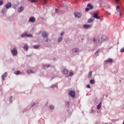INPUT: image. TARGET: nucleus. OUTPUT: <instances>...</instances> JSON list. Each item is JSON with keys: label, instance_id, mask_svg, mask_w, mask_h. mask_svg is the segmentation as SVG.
<instances>
[{"label": "nucleus", "instance_id": "obj_1", "mask_svg": "<svg viewBox=\"0 0 124 124\" xmlns=\"http://www.w3.org/2000/svg\"><path fill=\"white\" fill-rule=\"evenodd\" d=\"M42 36L43 38H46V39H45V42H48L49 41V39H48V33L46 31H44L42 33Z\"/></svg>", "mask_w": 124, "mask_h": 124}, {"label": "nucleus", "instance_id": "obj_2", "mask_svg": "<svg viewBox=\"0 0 124 124\" xmlns=\"http://www.w3.org/2000/svg\"><path fill=\"white\" fill-rule=\"evenodd\" d=\"M11 53L14 57L17 56L18 55V51H17V49H16V48L14 47L13 49L11 50Z\"/></svg>", "mask_w": 124, "mask_h": 124}, {"label": "nucleus", "instance_id": "obj_3", "mask_svg": "<svg viewBox=\"0 0 124 124\" xmlns=\"http://www.w3.org/2000/svg\"><path fill=\"white\" fill-rule=\"evenodd\" d=\"M74 16L75 18H81L82 17V14L80 13H75Z\"/></svg>", "mask_w": 124, "mask_h": 124}, {"label": "nucleus", "instance_id": "obj_4", "mask_svg": "<svg viewBox=\"0 0 124 124\" xmlns=\"http://www.w3.org/2000/svg\"><path fill=\"white\" fill-rule=\"evenodd\" d=\"M69 95L71 97H75V91H70L69 92Z\"/></svg>", "mask_w": 124, "mask_h": 124}, {"label": "nucleus", "instance_id": "obj_5", "mask_svg": "<svg viewBox=\"0 0 124 124\" xmlns=\"http://www.w3.org/2000/svg\"><path fill=\"white\" fill-rule=\"evenodd\" d=\"M7 77V72H5L1 76V78L3 80V81H4L5 79L4 78Z\"/></svg>", "mask_w": 124, "mask_h": 124}, {"label": "nucleus", "instance_id": "obj_6", "mask_svg": "<svg viewBox=\"0 0 124 124\" xmlns=\"http://www.w3.org/2000/svg\"><path fill=\"white\" fill-rule=\"evenodd\" d=\"M29 22H31V23H34L35 22V18L33 17H31L29 19Z\"/></svg>", "mask_w": 124, "mask_h": 124}, {"label": "nucleus", "instance_id": "obj_7", "mask_svg": "<svg viewBox=\"0 0 124 124\" xmlns=\"http://www.w3.org/2000/svg\"><path fill=\"white\" fill-rule=\"evenodd\" d=\"M5 7L7 9H8V8H10L11 7V3L8 2L6 5Z\"/></svg>", "mask_w": 124, "mask_h": 124}, {"label": "nucleus", "instance_id": "obj_8", "mask_svg": "<svg viewBox=\"0 0 124 124\" xmlns=\"http://www.w3.org/2000/svg\"><path fill=\"white\" fill-rule=\"evenodd\" d=\"M93 18H95V19H100V16H98L97 13H94L93 14Z\"/></svg>", "mask_w": 124, "mask_h": 124}, {"label": "nucleus", "instance_id": "obj_9", "mask_svg": "<svg viewBox=\"0 0 124 124\" xmlns=\"http://www.w3.org/2000/svg\"><path fill=\"white\" fill-rule=\"evenodd\" d=\"M72 52L73 53H77V52H79V49L78 48H74L72 49Z\"/></svg>", "mask_w": 124, "mask_h": 124}, {"label": "nucleus", "instance_id": "obj_10", "mask_svg": "<svg viewBox=\"0 0 124 124\" xmlns=\"http://www.w3.org/2000/svg\"><path fill=\"white\" fill-rule=\"evenodd\" d=\"M93 76V71H90L89 74H88V78L90 79L91 77Z\"/></svg>", "mask_w": 124, "mask_h": 124}, {"label": "nucleus", "instance_id": "obj_11", "mask_svg": "<svg viewBox=\"0 0 124 124\" xmlns=\"http://www.w3.org/2000/svg\"><path fill=\"white\" fill-rule=\"evenodd\" d=\"M83 28H84V29H89V28H91V25H83Z\"/></svg>", "mask_w": 124, "mask_h": 124}, {"label": "nucleus", "instance_id": "obj_12", "mask_svg": "<svg viewBox=\"0 0 124 124\" xmlns=\"http://www.w3.org/2000/svg\"><path fill=\"white\" fill-rule=\"evenodd\" d=\"M87 7H88V8H89V9H93V7L92 4H88L87 5Z\"/></svg>", "mask_w": 124, "mask_h": 124}, {"label": "nucleus", "instance_id": "obj_13", "mask_svg": "<svg viewBox=\"0 0 124 124\" xmlns=\"http://www.w3.org/2000/svg\"><path fill=\"white\" fill-rule=\"evenodd\" d=\"M63 74H67L68 73V70L66 69H64L63 70Z\"/></svg>", "mask_w": 124, "mask_h": 124}, {"label": "nucleus", "instance_id": "obj_14", "mask_svg": "<svg viewBox=\"0 0 124 124\" xmlns=\"http://www.w3.org/2000/svg\"><path fill=\"white\" fill-rule=\"evenodd\" d=\"M23 10H24V7H20V8L18 9V12L19 13L22 12V11H23Z\"/></svg>", "mask_w": 124, "mask_h": 124}, {"label": "nucleus", "instance_id": "obj_15", "mask_svg": "<svg viewBox=\"0 0 124 124\" xmlns=\"http://www.w3.org/2000/svg\"><path fill=\"white\" fill-rule=\"evenodd\" d=\"M100 108H101V102L99 103V104L97 106V109H98V110H99Z\"/></svg>", "mask_w": 124, "mask_h": 124}, {"label": "nucleus", "instance_id": "obj_16", "mask_svg": "<svg viewBox=\"0 0 124 124\" xmlns=\"http://www.w3.org/2000/svg\"><path fill=\"white\" fill-rule=\"evenodd\" d=\"M23 48H24V50H26L27 51H28V49H29V46L27 45H25L23 46Z\"/></svg>", "mask_w": 124, "mask_h": 124}, {"label": "nucleus", "instance_id": "obj_17", "mask_svg": "<svg viewBox=\"0 0 124 124\" xmlns=\"http://www.w3.org/2000/svg\"><path fill=\"white\" fill-rule=\"evenodd\" d=\"M106 62H113V59H108V60L105 61Z\"/></svg>", "mask_w": 124, "mask_h": 124}, {"label": "nucleus", "instance_id": "obj_18", "mask_svg": "<svg viewBox=\"0 0 124 124\" xmlns=\"http://www.w3.org/2000/svg\"><path fill=\"white\" fill-rule=\"evenodd\" d=\"M15 74H16V75H19V74H21V72H20V71H15L14 72Z\"/></svg>", "mask_w": 124, "mask_h": 124}, {"label": "nucleus", "instance_id": "obj_19", "mask_svg": "<svg viewBox=\"0 0 124 124\" xmlns=\"http://www.w3.org/2000/svg\"><path fill=\"white\" fill-rule=\"evenodd\" d=\"M40 47V45H34L33 46L34 49H37Z\"/></svg>", "mask_w": 124, "mask_h": 124}, {"label": "nucleus", "instance_id": "obj_20", "mask_svg": "<svg viewBox=\"0 0 124 124\" xmlns=\"http://www.w3.org/2000/svg\"><path fill=\"white\" fill-rule=\"evenodd\" d=\"M27 73L28 74H31V73H33V72L32 71V70H28L27 71Z\"/></svg>", "mask_w": 124, "mask_h": 124}, {"label": "nucleus", "instance_id": "obj_21", "mask_svg": "<svg viewBox=\"0 0 124 124\" xmlns=\"http://www.w3.org/2000/svg\"><path fill=\"white\" fill-rule=\"evenodd\" d=\"M92 22H93V18H90L88 20V23H92Z\"/></svg>", "mask_w": 124, "mask_h": 124}, {"label": "nucleus", "instance_id": "obj_22", "mask_svg": "<svg viewBox=\"0 0 124 124\" xmlns=\"http://www.w3.org/2000/svg\"><path fill=\"white\" fill-rule=\"evenodd\" d=\"M26 36L27 37H32V35L31 34H27L26 33Z\"/></svg>", "mask_w": 124, "mask_h": 124}, {"label": "nucleus", "instance_id": "obj_23", "mask_svg": "<svg viewBox=\"0 0 124 124\" xmlns=\"http://www.w3.org/2000/svg\"><path fill=\"white\" fill-rule=\"evenodd\" d=\"M90 84L92 85L94 84V80L93 79L90 80Z\"/></svg>", "mask_w": 124, "mask_h": 124}, {"label": "nucleus", "instance_id": "obj_24", "mask_svg": "<svg viewBox=\"0 0 124 124\" xmlns=\"http://www.w3.org/2000/svg\"><path fill=\"white\" fill-rule=\"evenodd\" d=\"M62 40V37H60L58 38V42H61Z\"/></svg>", "mask_w": 124, "mask_h": 124}, {"label": "nucleus", "instance_id": "obj_25", "mask_svg": "<svg viewBox=\"0 0 124 124\" xmlns=\"http://www.w3.org/2000/svg\"><path fill=\"white\" fill-rule=\"evenodd\" d=\"M6 9H3L2 10V13L4 14V13H6Z\"/></svg>", "mask_w": 124, "mask_h": 124}, {"label": "nucleus", "instance_id": "obj_26", "mask_svg": "<svg viewBox=\"0 0 124 124\" xmlns=\"http://www.w3.org/2000/svg\"><path fill=\"white\" fill-rule=\"evenodd\" d=\"M49 66H50V65H44L43 67L44 69H45V68H46H46H49Z\"/></svg>", "mask_w": 124, "mask_h": 124}, {"label": "nucleus", "instance_id": "obj_27", "mask_svg": "<svg viewBox=\"0 0 124 124\" xmlns=\"http://www.w3.org/2000/svg\"><path fill=\"white\" fill-rule=\"evenodd\" d=\"M97 41L98 43H101L102 42V38L98 39Z\"/></svg>", "mask_w": 124, "mask_h": 124}, {"label": "nucleus", "instance_id": "obj_28", "mask_svg": "<svg viewBox=\"0 0 124 124\" xmlns=\"http://www.w3.org/2000/svg\"><path fill=\"white\" fill-rule=\"evenodd\" d=\"M49 108L52 110H54V108H55V107H54V106L51 105V106H50Z\"/></svg>", "mask_w": 124, "mask_h": 124}, {"label": "nucleus", "instance_id": "obj_29", "mask_svg": "<svg viewBox=\"0 0 124 124\" xmlns=\"http://www.w3.org/2000/svg\"><path fill=\"white\" fill-rule=\"evenodd\" d=\"M120 52L121 53H124V47L120 49Z\"/></svg>", "mask_w": 124, "mask_h": 124}, {"label": "nucleus", "instance_id": "obj_30", "mask_svg": "<svg viewBox=\"0 0 124 124\" xmlns=\"http://www.w3.org/2000/svg\"><path fill=\"white\" fill-rule=\"evenodd\" d=\"M2 4H3V0H0V5H2Z\"/></svg>", "mask_w": 124, "mask_h": 124}, {"label": "nucleus", "instance_id": "obj_31", "mask_svg": "<svg viewBox=\"0 0 124 124\" xmlns=\"http://www.w3.org/2000/svg\"><path fill=\"white\" fill-rule=\"evenodd\" d=\"M12 98H13V97L11 96L9 97V99H10V102L11 103V102H12Z\"/></svg>", "mask_w": 124, "mask_h": 124}, {"label": "nucleus", "instance_id": "obj_32", "mask_svg": "<svg viewBox=\"0 0 124 124\" xmlns=\"http://www.w3.org/2000/svg\"><path fill=\"white\" fill-rule=\"evenodd\" d=\"M21 37H25V36H26V33L25 34H22L21 35Z\"/></svg>", "mask_w": 124, "mask_h": 124}, {"label": "nucleus", "instance_id": "obj_33", "mask_svg": "<svg viewBox=\"0 0 124 124\" xmlns=\"http://www.w3.org/2000/svg\"><path fill=\"white\" fill-rule=\"evenodd\" d=\"M69 76H73V73L70 72L69 73Z\"/></svg>", "mask_w": 124, "mask_h": 124}, {"label": "nucleus", "instance_id": "obj_34", "mask_svg": "<svg viewBox=\"0 0 124 124\" xmlns=\"http://www.w3.org/2000/svg\"><path fill=\"white\" fill-rule=\"evenodd\" d=\"M87 88H88V89H91V85H90V84L87 85Z\"/></svg>", "mask_w": 124, "mask_h": 124}, {"label": "nucleus", "instance_id": "obj_35", "mask_svg": "<svg viewBox=\"0 0 124 124\" xmlns=\"http://www.w3.org/2000/svg\"><path fill=\"white\" fill-rule=\"evenodd\" d=\"M66 105L68 107L69 106V102H67L66 103Z\"/></svg>", "mask_w": 124, "mask_h": 124}, {"label": "nucleus", "instance_id": "obj_36", "mask_svg": "<svg viewBox=\"0 0 124 124\" xmlns=\"http://www.w3.org/2000/svg\"><path fill=\"white\" fill-rule=\"evenodd\" d=\"M59 13V10L58 9H55V13Z\"/></svg>", "mask_w": 124, "mask_h": 124}, {"label": "nucleus", "instance_id": "obj_37", "mask_svg": "<svg viewBox=\"0 0 124 124\" xmlns=\"http://www.w3.org/2000/svg\"><path fill=\"white\" fill-rule=\"evenodd\" d=\"M44 4H46V3H47V0H44Z\"/></svg>", "mask_w": 124, "mask_h": 124}, {"label": "nucleus", "instance_id": "obj_38", "mask_svg": "<svg viewBox=\"0 0 124 124\" xmlns=\"http://www.w3.org/2000/svg\"><path fill=\"white\" fill-rule=\"evenodd\" d=\"M89 10H90L89 8H87L85 9V11H89Z\"/></svg>", "mask_w": 124, "mask_h": 124}, {"label": "nucleus", "instance_id": "obj_39", "mask_svg": "<svg viewBox=\"0 0 124 124\" xmlns=\"http://www.w3.org/2000/svg\"><path fill=\"white\" fill-rule=\"evenodd\" d=\"M64 33V32H62V33H61V35H63V34Z\"/></svg>", "mask_w": 124, "mask_h": 124}, {"label": "nucleus", "instance_id": "obj_40", "mask_svg": "<svg viewBox=\"0 0 124 124\" xmlns=\"http://www.w3.org/2000/svg\"><path fill=\"white\" fill-rule=\"evenodd\" d=\"M54 87H57V86L56 85H52L51 86V88H54Z\"/></svg>", "mask_w": 124, "mask_h": 124}, {"label": "nucleus", "instance_id": "obj_41", "mask_svg": "<svg viewBox=\"0 0 124 124\" xmlns=\"http://www.w3.org/2000/svg\"><path fill=\"white\" fill-rule=\"evenodd\" d=\"M115 1H116V2H119L120 1V0H115Z\"/></svg>", "mask_w": 124, "mask_h": 124}, {"label": "nucleus", "instance_id": "obj_42", "mask_svg": "<svg viewBox=\"0 0 124 124\" xmlns=\"http://www.w3.org/2000/svg\"><path fill=\"white\" fill-rule=\"evenodd\" d=\"M95 39L94 38H93V41H94V42H95Z\"/></svg>", "mask_w": 124, "mask_h": 124}, {"label": "nucleus", "instance_id": "obj_43", "mask_svg": "<svg viewBox=\"0 0 124 124\" xmlns=\"http://www.w3.org/2000/svg\"><path fill=\"white\" fill-rule=\"evenodd\" d=\"M118 8H120V6H118L117 7H116V9H118Z\"/></svg>", "mask_w": 124, "mask_h": 124}, {"label": "nucleus", "instance_id": "obj_44", "mask_svg": "<svg viewBox=\"0 0 124 124\" xmlns=\"http://www.w3.org/2000/svg\"><path fill=\"white\" fill-rule=\"evenodd\" d=\"M119 16H122V13H119Z\"/></svg>", "mask_w": 124, "mask_h": 124}, {"label": "nucleus", "instance_id": "obj_45", "mask_svg": "<svg viewBox=\"0 0 124 124\" xmlns=\"http://www.w3.org/2000/svg\"><path fill=\"white\" fill-rule=\"evenodd\" d=\"M97 52H98V51H96V53H97Z\"/></svg>", "mask_w": 124, "mask_h": 124}]
</instances>
